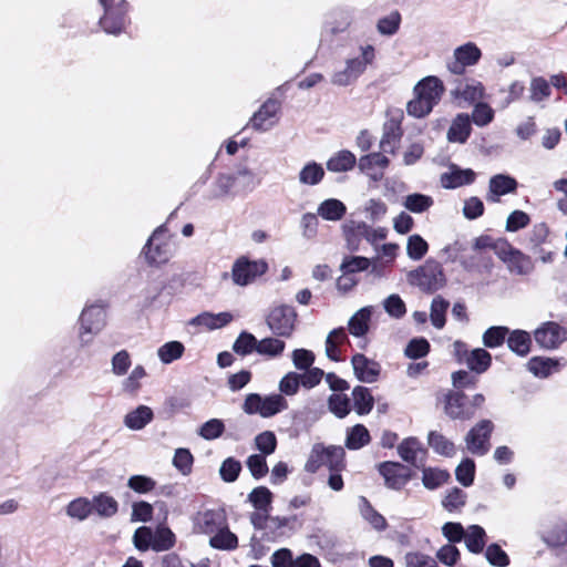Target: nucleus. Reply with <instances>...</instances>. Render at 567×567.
Returning a JSON list of instances; mask_svg holds the SVG:
<instances>
[{
    "mask_svg": "<svg viewBox=\"0 0 567 567\" xmlns=\"http://www.w3.org/2000/svg\"><path fill=\"white\" fill-rule=\"evenodd\" d=\"M360 56L346 60L344 68L331 75V83L338 86H348L354 83L374 60L375 53L372 45L361 47Z\"/></svg>",
    "mask_w": 567,
    "mask_h": 567,
    "instance_id": "1",
    "label": "nucleus"
},
{
    "mask_svg": "<svg viewBox=\"0 0 567 567\" xmlns=\"http://www.w3.org/2000/svg\"><path fill=\"white\" fill-rule=\"evenodd\" d=\"M485 396L475 394L468 400L463 392H449L444 399V412L453 420H470L483 406Z\"/></svg>",
    "mask_w": 567,
    "mask_h": 567,
    "instance_id": "2",
    "label": "nucleus"
},
{
    "mask_svg": "<svg viewBox=\"0 0 567 567\" xmlns=\"http://www.w3.org/2000/svg\"><path fill=\"white\" fill-rule=\"evenodd\" d=\"M344 450L341 446H323L315 444L305 470L309 473H316L321 466L329 467L330 471L339 472L344 466Z\"/></svg>",
    "mask_w": 567,
    "mask_h": 567,
    "instance_id": "3",
    "label": "nucleus"
},
{
    "mask_svg": "<svg viewBox=\"0 0 567 567\" xmlns=\"http://www.w3.org/2000/svg\"><path fill=\"white\" fill-rule=\"evenodd\" d=\"M408 279L410 284L429 292L441 289L446 282L441 264L433 259L426 260L423 266L410 271Z\"/></svg>",
    "mask_w": 567,
    "mask_h": 567,
    "instance_id": "4",
    "label": "nucleus"
},
{
    "mask_svg": "<svg viewBox=\"0 0 567 567\" xmlns=\"http://www.w3.org/2000/svg\"><path fill=\"white\" fill-rule=\"evenodd\" d=\"M288 409V402L281 394L261 396L258 393H250L243 403V411L246 414H259L262 417H271Z\"/></svg>",
    "mask_w": 567,
    "mask_h": 567,
    "instance_id": "5",
    "label": "nucleus"
},
{
    "mask_svg": "<svg viewBox=\"0 0 567 567\" xmlns=\"http://www.w3.org/2000/svg\"><path fill=\"white\" fill-rule=\"evenodd\" d=\"M147 261L152 265H163L174 255L172 244L166 238V227H157L144 247Z\"/></svg>",
    "mask_w": 567,
    "mask_h": 567,
    "instance_id": "6",
    "label": "nucleus"
},
{
    "mask_svg": "<svg viewBox=\"0 0 567 567\" xmlns=\"http://www.w3.org/2000/svg\"><path fill=\"white\" fill-rule=\"evenodd\" d=\"M104 8V16L100 19V24L106 33L118 34L123 31L126 23V13L128 4L121 0L114 4V0H99Z\"/></svg>",
    "mask_w": 567,
    "mask_h": 567,
    "instance_id": "7",
    "label": "nucleus"
},
{
    "mask_svg": "<svg viewBox=\"0 0 567 567\" xmlns=\"http://www.w3.org/2000/svg\"><path fill=\"white\" fill-rule=\"evenodd\" d=\"M297 321V312L293 307L278 306L275 307L267 317L269 329L277 336L291 337Z\"/></svg>",
    "mask_w": 567,
    "mask_h": 567,
    "instance_id": "8",
    "label": "nucleus"
},
{
    "mask_svg": "<svg viewBox=\"0 0 567 567\" xmlns=\"http://www.w3.org/2000/svg\"><path fill=\"white\" fill-rule=\"evenodd\" d=\"M493 429L494 424L489 420H482L476 423L464 439L467 451L474 455H485L491 447L489 439Z\"/></svg>",
    "mask_w": 567,
    "mask_h": 567,
    "instance_id": "9",
    "label": "nucleus"
},
{
    "mask_svg": "<svg viewBox=\"0 0 567 567\" xmlns=\"http://www.w3.org/2000/svg\"><path fill=\"white\" fill-rule=\"evenodd\" d=\"M535 342L545 350H556L567 341V328L555 321H546L534 331Z\"/></svg>",
    "mask_w": 567,
    "mask_h": 567,
    "instance_id": "10",
    "label": "nucleus"
},
{
    "mask_svg": "<svg viewBox=\"0 0 567 567\" xmlns=\"http://www.w3.org/2000/svg\"><path fill=\"white\" fill-rule=\"evenodd\" d=\"M482 58L481 49L474 42H466L453 51V59L447 62L451 73L461 75L466 68L477 64Z\"/></svg>",
    "mask_w": 567,
    "mask_h": 567,
    "instance_id": "11",
    "label": "nucleus"
},
{
    "mask_svg": "<svg viewBox=\"0 0 567 567\" xmlns=\"http://www.w3.org/2000/svg\"><path fill=\"white\" fill-rule=\"evenodd\" d=\"M80 340L82 344H87L91 338L87 334H97L105 324V311L101 306L91 305L83 309L80 316Z\"/></svg>",
    "mask_w": 567,
    "mask_h": 567,
    "instance_id": "12",
    "label": "nucleus"
},
{
    "mask_svg": "<svg viewBox=\"0 0 567 567\" xmlns=\"http://www.w3.org/2000/svg\"><path fill=\"white\" fill-rule=\"evenodd\" d=\"M267 262L264 260H249L246 257L237 259L231 269L233 281L238 286H247L257 277L267 271Z\"/></svg>",
    "mask_w": 567,
    "mask_h": 567,
    "instance_id": "13",
    "label": "nucleus"
},
{
    "mask_svg": "<svg viewBox=\"0 0 567 567\" xmlns=\"http://www.w3.org/2000/svg\"><path fill=\"white\" fill-rule=\"evenodd\" d=\"M497 255L513 274L526 276L534 270L532 258L511 246L503 247L497 251Z\"/></svg>",
    "mask_w": 567,
    "mask_h": 567,
    "instance_id": "14",
    "label": "nucleus"
},
{
    "mask_svg": "<svg viewBox=\"0 0 567 567\" xmlns=\"http://www.w3.org/2000/svg\"><path fill=\"white\" fill-rule=\"evenodd\" d=\"M226 516L221 511L207 509L198 512L193 517V530L197 534L208 535L209 538L223 527Z\"/></svg>",
    "mask_w": 567,
    "mask_h": 567,
    "instance_id": "15",
    "label": "nucleus"
},
{
    "mask_svg": "<svg viewBox=\"0 0 567 567\" xmlns=\"http://www.w3.org/2000/svg\"><path fill=\"white\" fill-rule=\"evenodd\" d=\"M351 365L355 378L360 382L373 383L379 379L381 365L375 360L369 359L362 353H355L351 358Z\"/></svg>",
    "mask_w": 567,
    "mask_h": 567,
    "instance_id": "16",
    "label": "nucleus"
},
{
    "mask_svg": "<svg viewBox=\"0 0 567 567\" xmlns=\"http://www.w3.org/2000/svg\"><path fill=\"white\" fill-rule=\"evenodd\" d=\"M280 111V104L278 101L269 99L260 109L254 113L250 124L251 127L257 131H268L276 125L278 121V113Z\"/></svg>",
    "mask_w": 567,
    "mask_h": 567,
    "instance_id": "17",
    "label": "nucleus"
},
{
    "mask_svg": "<svg viewBox=\"0 0 567 567\" xmlns=\"http://www.w3.org/2000/svg\"><path fill=\"white\" fill-rule=\"evenodd\" d=\"M379 472L384 477L388 487L402 488L410 480L409 467L396 462H384L379 465Z\"/></svg>",
    "mask_w": 567,
    "mask_h": 567,
    "instance_id": "18",
    "label": "nucleus"
},
{
    "mask_svg": "<svg viewBox=\"0 0 567 567\" xmlns=\"http://www.w3.org/2000/svg\"><path fill=\"white\" fill-rule=\"evenodd\" d=\"M359 168L374 182L383 178L384 171L389 166V159L381 153H371L360 157Z\"/></svg>",
    "mask_w": 567,
    "mask_h": 567,
    "instance_id": "19",
    "label": "nucleus"
},
{
    "mask_svg": "<svg viewBox=\"0 0 567 567\" xmlns=\"http://www.w3.org/2000/svg\"><path fill=\"white\" fill-rule=\"evenodd\" d=\"M443 92V83L436 76L424 78L414 86V94L425 100L433 107L441 100Z\"/></svg>",
    "mask_w": 567,
    "mask_h": 567,
    "instance_id": "20",
    "label": "nucleus"
},
{
    "mask_svg": "<svg viewBox=\"0 0 567 567\" xmlns=\"http://www.w3.org/2000/svg\"><path fill=\"white\" fill-rule=\"evenodd\" d=\"M476 174L471 168H461L456 165H451L449 171L441 175V185L444 188L452 189L464 185L472 184L475 181Z\"/></svg>",
    "mask_w": 567,
    "mask_h": 567,
    "instance_id": "21",
    "label": "nucleus"
},
{
    "mask_svg": "<svg viewBox=\"0 0 567 567\" xmlns=\"http://www.w3.org/2000/svg\"><path fill=\"white\" fill-rule=\"evenodd\" d=\"M517 188V181L505 174H497L491 177L488 183L487 200L497 203L501 196L514 193Z\"/></svg>",
    "mask_w": 567,
    "mask_h": 567,
    "instance_id": "22",
    "label": "nucleus"
},
{
    "mask_svg": "<svg viewBox=\"0 0 567 567\" xmlns=\"http://www.w3.org/2000/svg\"><path fill=\"white\" fill-rule=\"evenodd\" d=\"M233 319L234 316L227 311L219 313L204 311L197 315L196 317L192 318L188 324L194 327H203L208 330H216L227 326L233 321Z\"/></svg>",
    "mask_w": 567,
    "mask_h": 567,
    "instance_id": "23",
    "label": "nucleus"
},
{
    "mask_svg": "<svg viewBox=\"0 0 567 567\" xmlns=\"http://www.w3.org/2000/svg\"><path fill=\"white\" fill-rule=\"evenodd\" d=\"M401 123L396 118H390L383 128L380 147L384 153H394L402 137Z\"/></svg>",
    "mask_w": 567,
    "mask_h": 567,
    "instance_id": "24",
    "label": "nucleus"
},
{
    "mask_svg": "<svg viewBox=\"0 0 567 567\" xmlns=\"http://www.w3.org/2000/svg\"><path fill=\"white\" fill-rule=\"evenodd\" d=\"M372 313V306L359 309L348 321L349 332L355 338L364 337L370 329Z\"/></svg>",
    "mask_w": 567,
    "mask_h": 567,
    "instance_id": "25",
    "label": "nucleus"
},
{
    "mask_svg": "<svg viewBox=\"0 0 567 567\" xmlns=\"http://www.w3.org/2000/svg\"><path fill=\"white\" fill-rule=\"evenodd\" d=\"M398 453L401 458L414 466H417L424 461L425 451L423 450L421 443L414 439L409 437L405 439L398 446Z\"/></svg>",
    "mask_w": 567,
    "mask_h": 567,
    "instance_id": "26",
    "label": "nucleus"
},
{
    "mask_svg": "<svg viewBox=\"0 0 567 567\" xmlns=\"http://www.w3.org/2000/svg\"><path fill=\"white\" fill-rule=\"evenodd\" d=\"M209 545L218 550H235L238 547V537L227 524V519L218 530L209 538Z\"/></svg>",
    "mask_w": 567,
    "mask_h": 567,
    "instance_id": "27",
    "label": "nucleus"
},
{
    "mask_svg": "<svg viewBox=\"0 0 567 567\" xmlns=\"http://www.w3.org/2000/svg\"><path fill=\"white\" fill-rule=\"evenodd\" d=\"M471 118L467 114H458L447 131V140L453 143H465L471 134Z\"/></svg>",
    "mask_w": 567,
    "mask_h": 567,
    "instance_id": "28",
    "label": "nucleus"
},
{
    "mask_svg": "<svg viewBox=\"0 0 567 567\" xmlns=\"http://www.w3.org/2000/svg\"><path fill=\"white\" fill-rule=\"evenodd\" d=\"M154 417L153 411L146 405H140L124 416V424L133 431L144 429Z\"/></svg>",
    "mask_w": 567,
    "mask_h": 567,
    "instance_id": "29",
    "label": "nucleus"
},
{
    "mask_svg": "<svg viewBox=\"0 0 567 567\" xmlns=\"http://www.w3.org/2000/svg\"><path fill=\"white\" fill-rule=\"evenodd\" d=\"M347 213L346 205L336 198H329L319 204L317 215L329 221L341 220Z\"/></svg>",
    "mask_w": 567,
    "mask_h": 567,
    "instance_id": "30",
    "label": "nucleus"
},
{
    "mask_svg": "<svg viewBox=\"0 0 567 567\" xmlns=\"http://www.w3.org/2000/svg\"><path fill=\"white\" fill-rule=\"evenodd\" d=\"M239 193L237 187V177L235 174L219 175L215 183L212 193L213 198H224L227 196H235Z\"/></svg>",
    "mask_w": 567,
    "mask_h": 567,
    "instance_id": "31",
    "label": "nucleus"
},
{
    "mask_svg": "<svg viewBox=\"0 0 567 567\" xmlns=\"http://www.w3.org/2000/svg\"><path fill=\"white\" fill-rule=\"evenodd\" d=\"M92 511L101 517H112L117 513L118 503L105 493H100L92 498Z\"/></svg>",
    "mask_w": 567,
    "mask_h": 567,
    "instance_id": "32",
    "label": "nucleus"
},
{
    "mask_svg": "<svg viewBox=\"0 0 567 567\" xmlns=\"http://www.w3.org/2000/svg\"><path fill=\"white\" fill-rule=\"evenodd\" d=\"M355 161L354 154L350 151H339L328 159L327 168L334 173L347 172L353 168Z\"/></svg>",
    "mask_w": 567,
    "mask_h": 567,
    "instance_id": "33",
    "label": "nucleus"
},
{
    "mask_svg": "<svg viewBox=\"0 0 567 567\" xmlns=\"http://www.w3.org/2000/svg\"><path fill=\"white\" fill-rule=\"evenodd\" d=\"M558 367V361L550 358L534 357L527 362L528 370L538 378H547L557 371Z\"/></svg>",
    "mask_w": 567,
    "mask_h": 567,
    "instance_id": "34",
    "label": "nucleus"
},
{
    "mask_svg": "<svg viewBox=\"0 0 567 567\" xmlns=\"http://www.w3.org/2000/svg\"><path fill=\"white\" fill-rule=\"evenodd\" d=\"M429 446L437 454L451 457L455 454V446L452 441L437 431H431L427 435Z\"/></svg>",
    "mask_w": 567,
    "mask_h": 567,
    "instance_id": "35",
    "label": "nucleus"
},
{
    "mask_svg": "<svg viewBox=\"0 0 567 567\" xmlns=\"http://www.w3.org/2000/svg\"><path fill=\"white\" fill-rule=\"evenodd\" d=\"M352 398L354 409L358 414L364 415L371 412L373 409V396L370 390L365 386L358 385L352 390Z\"/></svg>",
    "mask_w": 567,
    "mask_h": 567,
    "instance_id": "36",
    "label": "nucleus"
},
{
    "mask_svg": "<svg viewBox=\"0 0 567 567\" xmlns=\"http://www.w3.org/2000/svg\"><path fill=\"white\" fill-rule=\"evenodd\" d=\"M370 433L362 424H357L348 430L346 446L349 450H359L370 443Z\"/></svg>",
    "mask_w": 567,
    "mask_h": 567,
    "instance_id": "37",
    "label": "nucleus"
},
{
    "mask_svg": "<svg viewBox=\"0 0 567 567\" xmlns=\"http://www.w3.org/2000/svg\"><path fill=\"white\" fill-rule=\"evenodd\" d=\"M466 547L471 553L478 554L485 546V530L478 525H471L463 536Z\"/></svg>",
    "mask_w": 567,
    "mask_h": 567,
    "instance_id": "38",
    "label": "nucleus"
},
{
    "mask_svg": "<svg viewBox=\"0 0 567 567\" xmlns=\"http://www.w3.org/2000/svg\"><path fill=\"white\" fill-rule=\"evenodd\" d=\"M298 524L297 517L293 516H270V522L268 523V530L274 536H282L287 534V532H292L296 529Z\"/></svg>",
    "mask_w": 567,
    "mask_h": 567,
    "instance_id": "39",
    "label": "nucleus"
},
{
    "mask_svg": "<svg viewBox=\"0 0 567 567\" xmlns=\"http://www.w3.org/2000/svg\"><path fill=\"white\" fill-rule=\"evenodd\" d=\"M530 336L524 330H515L507 338L508 348L518 355H526L530 349Z\"/></svg>",
    "mask_w": 567,
    "mask_h": 567,
    "instance_id": "40",
    "label": "nucleus"
},
{
    "mask_svg": "<svg viewBox=\"0 0 567 567\" xmlns=\"http://www.w3.org/2000/svg\"><path fill=\"white\" fill-rule=\"evenodd\" d=\"M491 362V354L485 349L477 348L471 351L465 364L470 370L476 373H483L489 368Z\"/></svg>",
    "mask_w": 567,
    "mask_h": 567,
    "instance_id": "41",
    "label": "nucleus"
},
{
    "mask_svg": "<svg viewBox=\"0 0 567 567\" xmlns=\"http://www.w3.org/2000/svg\"><path fill=\"white\" fill-rule=\"evenodd\" d=\"M175 534L166 526H158L153 532V550L165 551L174 547Z\"/></svg>",
    "mask_w": 567,
    "mask_h": 567,
    "instance_id": "42",
    "label": "nucleus"
},
{
    "mask_svg": "<svg viewBox=\"0 0 567 567\" xmlns=\"http://www.w3.org/2000/svg\"><path fill=\"white\" fill-rule=\"evenodd\" d=\"M323 176V167L316 162H310L301 168L299 173V182L302 185L313 186L319 184Z\"/></svg>",
    "mask_w": 567,
    "mask_h": 567,
    "instance_id": "43",
    "label": "nucleus"
},
{
    "mask_svg": "<svg viewBox=\"0 0 567 567\" xmlns=\"http://www.w3.org/2000/svg\"><path fill=\"white\" fill-rule=\"evenodd\" d=\"M258 340L252 333L247 331H243L239 333L237 339L233 344V350L235 353L241 357H246L251 354L254 351L257 352Z\"/></svg>",
    "mask_w": 567,
    "mask_h": 567,
    "instance_id": "44",
    "label": "nucleus"
},
{
    "mask_svg": "<svg viewBox=\"0 0 567 567\" xmlns=\"http://www.w3.org/2000/svg\"><path fill=\"white\" fill-rule=\"evenodd\" d=\"M185 351V347L179 341H169L161 346L157 355L164 364H169L179 359Z\"/></svg>",
    "mask_w": 567,
    "mask_h": 567,
    "instance_id": "45",
    "label": "nucleus"
},
{
    "mask_svg": "<svg viewBox=\"0 0 567 567\" xmlns=\"http://www.w3.org/2000/svg\"><path fill=\"white\" fill-rule=\"evenodd\" d=\"M450 474L445 470L427 467L423 470L422 482L427 489H435L447 482Z\"/></svg>",
    "mask_w": 567,
    "mask_h": 567,
    "instance_id": "46",
    "label": "nucleus"
},
{
    "mask_svg": "<svg viewBox=\"0 0 567 567\" xmlns=\"http://www.w3.org/2000/svg\"><path fill=\"white\" fill-rule=\"evenodd\" d=\"M286 348V343L277 338L258 340L257 353L268 358L279 357Z\"/></svg>",
    "mask_w": 567,
    "mask_h": 567,
    "instance_id": "47",
    "label": "nucleus"
},
{
    "mask_svg": "<svg viewBox=\"0 0 567 567\" xmlns=\"http://www.w3.org/2000/svg\"><path fill=\"white\" fill-rule=\"evenodd\" d=\"M433 203L434 202L431 196L415 193L408 195L403 205L408 210L414 214H421L430 209Z\"/></svg>",
    "mask_w": 567,
    "mask_h": 567,
    "instance_id": "48",
    "label": "nucleus"
},
{
    "mask_svg": "<svg viewBox=\"0 0 567 567\" xmlns=\"http://www.w3.org/2000/svg\"><path fill=\"white\" fill-rule=\"evenodd\" d=\"M225 432V423L220 419H210L203 423L197 434L206 441L219 439Z\"/></svg>",
    "mask_w": 567,
    "mask_h": 567,
    "instance_id": "49",
    "label": "nucleus"
},
{
    "mask_svg": "<svg viewBox=\"0 0 567 567\" xmlns=\"http://www.w3.org/2000/svg\"><path fill=\"white\" fill-rule=\"evenodd\" d=\"M449 301L436 296L431 302L430 319L436 329H442L445 326V313L449 308Z\"/></svg>",
    "mask_w": 567,
    "mask_h": 567,
    "instance_id": "50",
    "label": "nucleus"
},
{
    "mask_svg": "<svg viewBox=\"0 0 567 567\" xmlns=\"http://www.w3.org/2000/svg\"><path fill=\"white\" fill-rule=\"evenodd\" d=\"M360 512L362 517L377 530H383L386 527V520L385 518L379 514L371 505L370 503L362 497L361 498V506Z\"/></svg>",
    "mask_w": 567,
    "mask_h": 567,
    "instance_id": "51",
    "label": "nucleus"
},
{
    "mask_svg": "<svg viewBox=\"0 0 567 567\" xmlns=\"http://www.w3.org/2000/svg\"><path fill=\"white\" fill-rule=\"evenodd\" d=\"M248 501L255 509L270 511L272 493L265 486H258L249 493Z\"/></svg>",
    "mask_w": 567,
    "mask_h": 567,
    "instance_id": "52",
    "label": "nucleus"
},
{
    "mask_svg": "<svg viewBox=\"0 0 567 567\" xmlns=\"http://www.w3.org/2000/svg\"><path fill=\"white\" fill-rule=\"evenodd\" d=\"M549 228L545 223H538L533 226L526 239L527 248H537L548 243Z\"/></svg>",
    "mask_w": 567,
    "mask_h": 567,
    "instance_id": "53",
    "label": "nucleus"
},
{
    "mask_svg": "<svg viewBox=\"0 0 567 567\" xmlns=\"http://www.w3.org/2000/svg\"><path fill=\"white\" fill-rule=\"evenodd\" d=\"M92 512V502L85 497L72 501L66 507V514L79 520H84Z\"/></svg>",
    "mask_w": 567,
    "mask_h": 567,
    "instance_id": "54",
    "label": "nucleus"
},
{
    "mask_svg": "<svg viewBox=\"0 0 567 567\" xmlns=\"http://www.w3.org/2000/svg\"><path fill=\"white\" fill-rule=\"evenodd\" d=\"M543 542L550 548H561L567 545V526L557 525L548 530L543 537Z\"/></svg>",
    "mask_w": 567,
    "mask_h": 567,
    "instance_id": "55",
    "label": "nucleus"
},
{
    "mask_svg": "<svg viewBox=\"0 0 567 567\" xmlns=\"http://www.w3.org/2000/svg\"><path fill=\"white\" fill-rule=\"evenodd\" d=\"M328 406L337 417L343 419L350 413V400L343 394H331L328 399Z\"/></svg>",
    "mask_w": 567,
    "mask_h": 567,
    "instance_id": "56",
    "label": "nucleus"
},
{
    "mask_svg": "<svg viewBox=\"0 0 567 567\" xmlns=\"http://www.w3.org/2000/svg\"><path fill=\"white\" fill-rule=\"evenodd\" d=\"M382 305L385 312L392 318L400 319L406 313L405 303L396 293H392L385 298Z\"/></svg>",
    "mask_w": 567,
    "mask_h": 567,
    "instance_id": "57",
    "label": "nucleus"
},
{
    "mask_svg": "<svg viewBox=\"0 0 567 567\" xmlns=\"http://www.w3.org/2000/svg\"><path fill=\"white\" fill-rule=\"evenodd\" d=\"M241 471V463L234 457H227L219 467L220 478L226 483L235 482Z\"/></svg>",
    "mask_w": 567,
    "mask_h": 567,
    "instance_id": "58",
    "label": "nucleus"
},
{
    "mask_svg": "<svg viewBox=\"0 0 567 567\" xmlns=\"http://www.w3.org/2000/svg\"><path fill=\"white\" fill-rule=\"evenodd\" d=\"M475 463L471 458L463 460L455 470L456 480L465 487L474 482Z\"/></svg>",
    "mask_w": 567,
    "mask_h": 567,
    "instance_id": "59",
    "label": "nucleus"
},
{
    "mask_svg": "<svg viewBox=\"0 0 567 567\" xmlns=\"http://www.w3.org/2000/svg\"><path fill=\"white\" fill-rule=\"evenodd\" d=\"M429 245L420 235H412L408 239L406 254L413 260H420L427 252Z\"/></svg>",
    "mask_w": 567,
    "mask_h": 567,
    "instance_id": "60",
    "label": "nucleus"
},
{
    "mask_svg": "<svg viewBox=\"0 0 567 567\" xmlns=\"http://www.w3.org/2000/svg\"><path fill=\"white\" fill-rule=\"evenodd\" d=\"M255 445L261 455H270L277 447V439L274 432L264 431L255 437Z\"/></svg>",
    "mask_w": 567,
    "mask_h": 567,
    "instance_id": "61",
    "label": "nucleus"
},
{
    "mask_svg": "<svg viewBox=\"0 0 567 567\" xmlns=\"http://www.w3.org/2000/svg\"><path fill=\"white\" fill-rule=\"evenodd\" d=\"M194 457L189 450L177 449L173 457V465L183 475H188L192 472Z\"/></svg>",
    "mask_w": 567,
    "mask_h": 567,
    "instance_id": "62",
    "label": "nucleus"
},
{
    "mask_svg": "<svg viewBox=\"0 0 567 567\" xmlns=\"http://www.w3.org/2000/svg\"><path fill=\"white\" fill-rule=\"evenodd\" d=\"M236 177L239 193L251 192L260 183V181L256 177V174L247 167L239 168L236 172Z\"/></svg>",
    "mask_w": 567,
    "mask_h": 567,
    "instance_id": "63",
    "label": "nucleus"
},
{
    "mask_svg": "<svg viewBox=\"0 0 567 567\" xmlns=\"http://www.w3.org/2000/svg\"><path fill=\"white\" fill-rule=\"evenodd\" d=\"M530 100L534 102H542L550 95V86L546 79L536 76L530 81Z\"/></svg>",
    "mask_w": 567,
    "mask_h": 567,
    "instance_id": "64",
    "label": "nucleus"
}]
</instances>
